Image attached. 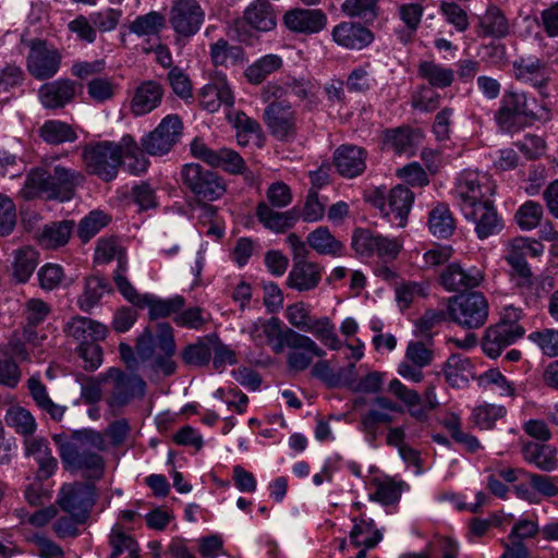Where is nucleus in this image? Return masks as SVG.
<instances>
[{
	"label": "nucleus",
	"instance_id": "680f3d73",
	"mask_svg": "<svg viewBox=\"0 0 558 558\" xmlns=\"http://www.w3.org/2000/svg\"><path fill=\"white\" fill-rule=\"evenodd\" d=\"M16 225V208L13 201L0 193V236L12 233Z\"/></svg>",
	"mask_w": 558,
	"mask_h": 558
},
{
	"label": "nucleus",
	"instance_id": "c756f323",
	"mask_svg": "<svg viewBox=\"0 0 558 558\" xmlns=\"http://www.w3.org/2000/svg\"><path fill=\"white\" fill-rule=\"evenodd\" d=\"M306 243L319 255L338 257L343 255L344 245L327 227H318L306 236Z\"/></svg>",
	"mask_w": 558,
	"mask_h": 558
},
{
	"label": "nucleus",
	"instance_id": "a19ab883",
	"mask_svg": "<svg viewBox=\"0 0 558 558\" xmlns=\"http://www.w3.org/2000/svg\"><path fill=\"white\" fill-rule=\"evenodd\" d=\"M185 301L182 296L177 295L172 299L160 300L146 294V300L141 302L140 308L148 307L149 318L151 320L168 317L183 308Z\"/></svg>",
	"mask_w": 558,
	"mask_h": 558
},
{
	"label": "nucleus",
	"instance_id": "473e14b6",
	"mask_svg": "<svg viewBox=\"0 0 558 558\" xmlns=\"http://www.w3.org/2000/svg\"><path fill=\"white\" fill-rule=\"evenodd\" d=\"M387 201L389 211L395 215L398 226L404 227L414 201V194L409 187L397 185L390 190Z\"/></svg>",
	"mask_w": 558,
	"mask_h": 558
},
{
	"label": "nucleus",
	"instance_id": "338daca9",
	"mask_svg": "<svg viewBox=\"0 0 558 558\" xmlns=\"http://www.w3.org/2000/svg\"><path fill=\"white\" fill-rule=\"evenodd\" d=\"M529 339L535 342L547 356H558V330L545 329L532 332Z\"/></svg>",
	"mask_w": 558,
	"mask_h": 558
},
{
	"label": "nucleus",
	"instance_id": "4d7b16f0",
	"mask_svg": "<svg viewBox=\"0 0 558 558\" xmlns=\"http://www.w3.org/2000/svg\"><path fill=\"white\" fill-rule=\"evenodd\" d=\"M76 352L83 361L82 367L87 372L96 371L102 363V349L98 341L80 342Z\"/></svg>",
	"mask_w": 558,
	"mask_h": 558
},
{
	"label": "nucleus",
	"instance_id": "f3484780",
	"mask_svg": "<svg viewBox=\"0 0 558 558\" xmlns=\"http://www.w3.org/2000/svg\"><path fill=\"white\" fill-rule=\"evenodd\" d=\"M404 409L386 396H377L372 401V408L361 417L365 432L375 435L379 424H391L395 421L392 413L402 414Z\"/></svg>",
	"mask_w": 558,
	"mask_h": 558
},
{
	"label": "nucleus",
	"instance_id": "49530a36",
	"mask_svg": "<svg viewBox=\"0 0 558 558\" xmlns=\"http://www.w3.org/2000/svg\"><path fill=\"white\" fill-rule=\"evenodd\" d=\"M70 239V221L52 222L44 227L38 235V242L47 248L65 245Z\"/></svg>",
	"mask_w": 558,
	"mask_h": 558
},
{
	"label": "nucleus",
	"instance_id": "20e7f679",
	"mask_svg": "<svg viewBox=\"0 0 558 558\" xmlns=\"http://www.w3.org/2000/svg\"><path fill=\"white\" fill-rule=\"evenodd\" d=\"M181 180L199 202H214L226 193L223 179L199 163L184 165L181 170Z\"/></svg>",
	"mask_w": 558,
	"mask_h": 558
},
{
	"label": "nucleus",
	"instance_id": "052dcab7",
	"mask_svg": "<svg viewBox=\"0 0 558 558\" xmlns=\"http://www.w3.org/2000/svg\"><path fill=\"white\" fill-rule=\"evenodd\" d=\"M506 259L511 265L514 274L519 278L517 284L521 288H530L533 283V275L520 251L511 248Z\"/></svg>",
	"mask_w": 558,
	"mask_h": 558
},
{
	"label": "nucleus",
	"instance_id": "6e6552de",
	"mask_svg": "<svg viewBox=\"0 0 558 558\" xmlns=\"http://www.w3.org/2000/svg\"><path fill=\"white\" fill-rule=\"evenodd\" d=\"M264 120L272 136L282 142L296 136V113L284 100L272 101L264 111Z\"/></svg>",
	"mask_w": 558,
	"mask_h": 558
},
{
	"label": "nucleus",
	"instance_id": "0eeeda50",
	"mask_svg": "<svg viewBox=\"0 0 558 558\" xmlns=\"http://www.w3.org/2000/svg\"><path fill=\"white\" fill-rule=\"evenodd\" d=\"M182 129L183 124L179 116L169 114L142 140V147L153 156L166 155L178 143Z\"/></svg>",
	"mask_w": 558,
	"mask_h": 558
},
{
	"label": "nucleus",
	"instance_id": "f704fd0d",
	"mask_svg": "<svg viewBox=\"0 0 558 558\" xmlns=\"http://www.w3.org/2000/svg\"><path fill=\"white\" fill-rule=\"evenodd\" d=\"M471 371L470 360L460 354H451L444 366L446 381L453 388L466 386Z\"/></svg>",
	"mask_w": 558,
	"mask_h": 558
},
{
	"label": "nucleus",
	"instance_id": "6e6d98bb",
	"mask_svg": "<svg viewBox=\"0 0 558 558\" xmlns=\"http://www.w3.org/2000/svg\"><path fill=\"white\" fill-rule=\"evenodd\" d=\"M39 136L48 144L59 145L70 140V125L62 121H46L38 130Z\"/></svg>",
	"mask_w": 558,
	"mask_h": 558
},
{
	"label": "nucleus",
	"instance_id": "a211bd4d",
	"mask_svg": "<svg viewBox=\"0 0 558 558\" xmlns=\"http://www.w3.org/2000/svg\"><path fill=\"white\" fill-rule=\"evenodd\" d=\"M284 25L294 33L316 34L327 25V15L319 9H292L283 16Z\"/></svg>",
	"mask_w": 558,
	"mask_h": 558
},
{
	"label": "nucleus",
	"instance_id": "6ab92c4d",
	"mask_svg": "<svg viewBox=\"0 0 558 558\" xmlns=\"http://www.w3.org/2000/svg\"><path fill=\"white\" fill-rule=\"evenodd\" d=\"M293 339V344H287L290 349L287 356V364L290 369L295 372L305 371L313 362L314 356L324 357L325 351L308 336L298 332Z\"/></svg>",
	"mask_w": 558,
	"mask_h": 558
},
{
	"label": "nucleus",
	"instance_id": "5fc2aeb1",
	"mask_svg": "<svg viewBox=\"0 0 558 558\" xmlns=\"http://www.w3.org/2000/svg\"><path fill=\"white\" fill-rule=\"evenodd\" d=\"M506 409L501 405L485 404L475 408L472 412V422L481 429H490L495 422L506 415Z\"/></svg>",
	"mask_w": 558,
	"mask_h": 558
},
{
	"label": "nucleus",
	"instance_id": "dca6fc26",
	"mask_svg": "<svg viewBox=\"0 0 558 558\" xmlns=\"http://www.w3.org/2000/svg\"><path fill=\"white\" fill-rule=\"evenodd\" d=\"M404 409L386 396H377L372 401V408L361 417L365 432L375 435L379 424H391L395 421L392 413L402 414Z\"/></svg>",
	"mask_w": 558,
	"mask_h": 558
},
{
	"label": "nucleus",
	"instance_id": "ddd939ff",
	"mask_svg": "<svg viewBox=\"0 0 558 558\" xmlns=\"http://www.w3.org/2000/svg\"><path fill=\"white\" fill-rule=\"evenodd\" d=\"M462 213L468 220L475 223V232L481 240L501 230L500 219L488 199L477 205H462Z\"/></svg>",
	"mask_w": 558,
	"mask_h": 558
},
{
	"label": "nucleus",
	"instance_id": "a18cd8bd",
	"mask_svg": "<svg viewBox=\"0 0 558 558\" xmlns=\"http://www.w3.org/2000/svg\"><path fill=\"white\" fill-rule=\"evenodd\" d=\"M5 422L13 427L17 434L28 438L34 436L37 423L33 414L22 407H11L5 414Z\"/></svg>",
	"mask_w": 558,
	"mask_h": 558
},
{
	"label": "nucleus",
	"instance_id": "aec40b11",
	"mask_svg": "<svg viewBox=\"0 0 558 558\" xmlns=\"http://www.w3.org/2000/svg\"><path fill=\"white\" fill-rule=\"evenodd\" d=\"M24 454L33 458L38 464L37 477L49 478L56 471L58 461L52 456L49 442L44 437L32 436L23 440Z\"/></svg>",
	"mask_w": 558,
	"mask_h": 558
},
{
	"label": "nucleus",
	"instance_id": "c03bdc74",
	"mask_svg": "<svg viewBox=\"0 0 558 558\" xmlns=\"http://www.w3.org/2000/svg\"><path fill=\"white\" fill-rule=\"evenodd\" d=\"M418 74L429 85L437 88L450 86L454 78V72L433 61H423L418 65Z\"/></svg>",
	"mask_w": 558,
	"mask_h": 558
},
{
	"label": "nucleus",
	"instance_id": "3c124183",
	"mask_svg": "<svg viewBox=\"0 0 558 558\" xmlns=\"http://www.w3.org/2000/svg\"><path fill=\"white\" fill-rule=\"evenodd\" d=\"M282 65V60L277 54H267L246 69L245 76L253 84L262 83L269 74Z\"/></svg>",
	"mask_w": 558,
	"mask_h": 558
},
{
	"label": "nucleus",
	"instance_id": "72a5a7b5",
	"mask_svg": "<svg viewBox=\"0 0 558 558\" xmlns=\"http://www.w3.org/2000/svg\"><path fill=\"white\" fill-rule=\"evenodd\" d=\"M38 252L32 246H23L13 252V276L24 283L28 281L38 265Z\"/></svg>",
	"mask_w": 558,
	"mask_h": 558
},
{
	"label": "nucleus",
	"instance_id": "f257e3e1",
	"mask_svg": "<svg viewBox=\"0 0 558 558\" xmlns=\"http://www.w3.org/2000/svg\"><path fill=\"white\" fill-rule=\"evenodd\" d=\"M72 472L88 480L72 485V525L85 524L97 499L96 487L92 481L104 476L105 460L96 452L76 448L72 450Z\"/></svg>",
	"mask_w": 558,
	"mask_h": 558
},
{
	"label": "nucleus",
	"instance_id": "f03ea898",
	"mask_svg": "<svg viewBox=\"0 0 558 558\" xmlns=\"http://www.w3.org/2000/svg\"><path fill=\"white\" fill-rule=\"evenodd\" d=\"M19 196L25 201L46 198L64 202L70 199V170L57 165L50 173L41 168L32 169L25 179Z\"/></svg>",
	"mask_w": 558,
	"mask_h": 558
},
{
	"label": "nucleus",
	"instance_id": "393cba45",
	"mask_svg": "<svg viewBox=\"0 0 558 558\" xmlns=\"http://www.w3.org/2000/svg\"><path fill=\"white\" fill-rule=\"evenodd\" d=\"M388 392L404 404L410 416L414 420L421 423L429 420V410L422 403V397L416 390L408 388L399 379L395 378L389 381Z\"/></svg>",
	"mask_w": 558,
	"mask_h": 558
},
{
	"label": "nucleus",
	"instance_id": "7ed1b4c3",
	"mask_svg": "<svg viewBox=\"0 0 558 558\" xmlns=\"http://www.w3.org/2000/svg\"><path fill=\"white\" fill-rule=\"evenodd\" d=\"M489 305L483 293L474 291L448 299L449 320L462 328L477 329L488 318Z\"/></svg>",
	"mask_w": 558,
	"mask_h": 558
},
{
	"label": "nucleus",
	"instance_id": "e2e57ef3",
	"mask_svg": "<svg viewBox=\"0 0 558 558\" xmlns=\"http://www.w3.org/2000/svg\"><path fill=\"white\" fill-rule=\"evenodd\" d=\"M168 81L173 93L178 97L185 101L193 98L192 83L183 70L178 66H173L168 73Z\"/></svg>",
	"mask_w": 558,
	"mask_h": 558
},
{
	"label": "nucleus",
	"instance_id": "79ce46f5",
	"mask_svg": "<svg viewBox=\"0 0 558 558\" xmlns=\"http://www.w3.org/2000/svg\"><path fill=\"white\" fill-rule=\"evenodd\" d=\"M110 291L111 289L104 278L92 276L86 279L85 289L77 300V305L82 311L89 312L98 304L104 294Z\"/></svg>",
	"mask_w": 558,
	"mask_h": 558
},
{
	"label": "nucleus",
	"instance_id": "1a4fd4ad",
	"mask_svg": "<svg viewBox=\"0 0 558 558\" xmlns=\"http://www.w3.org/2000/svg\"><path fill=\"white\" fill-rule=\"evenodd\" d=\"M102 380L112 379L114 385L109 398L111 407H124L135 397L145 395L146 384L136 374H125L121 369L111 367L104 375Z\"/></svg>",
	"mask_w": 558,
	"mask_h": 558
},
{
	"label": "nucleus",
	"instance_id": "69168bd1",
	"mask_svg": "<svg viewBox=\"0 0 558 558\" xmlns=\"http://www.w3.org/2000/svg\"><path fill=\"white\" fill-rule=\"evenodd\" d=\"M123 251L124 248L119 244L117 238H101L96 245L94 262L97 264H107Z\"/></svg>",
	"mask_w": 558,
	"mask_h": 558
},
{
	"label": "nucleus",
	"instance_id": "2f4dec72",
	"mask_svg": "<svg viewBox=\"0 0 558 558\" xmlns=\"http://www.w3.org/2000/svg\"><path fill=\"white\" fill-rule=\"evenodd\" d=\"M352 522L354 525L349 536L352 545L355 547L374 548L381 541V532L375 529L372 519L360 517L353 518Z\"/></svg>",
	"mask_w": 558,
	"mask_h": 558
},
{
	"label": "nucleus",
	"instance_id": "774afa93",
	"mask_svg": "<svg viewBox=\"0 0 558 558\" xmlns=\"http://www.w3.org/2000/svg\"><path fill=\"white\" fill-rule=\"evenodd\" d=\"M378 234H374L368 229H356L352 235V247L362 256H369L374 254Z\"/></svg>",
	"mask_w": 558,
	"mask_h": 558
},
{
	"label": "nucleus",
	"instance_id": "58836bf2",
	"mask_svg": "<svg viewBox=\"0 0 558 558\" xmlns=\"http://www.w3.org/2000/svg\"><path fill=\"white\" fill-rule=\"evenodd\" d=\"M429 231L438 239H448L452 235L456 223L454 219L445 204H438L432 209L428 217Z\"/></svg>",
	"mask_w": 558,
	"mask_h": 558
},
{
	"label": "nucleus",
	"instance_id": "39448f33",
	"mask_svg": "<svg viewBox=\"0 0 558 558\" xmlns=\"http://www.w3.org/2000/svg\"><path fill=\"white\" fill-rule=\"evenodd\" d=\"M82 158L90 173L111 181L122 165V140L119 143L105 141L85 148Z\"/></svg>",
	"mask_w": 558,
	"mask_h": 558
},
{
	"label": "nucleus",
	"instance_id": "e433bc0d",
	"mask_svg": "<svg viewBox=\"0 0 558 558\" xmlns=\"http://www.w3.org/2000/svg\"><path fill=\"white\" fill-rule=\"evenodd\" d=\"M215 336L198 339L197 342L186 345L181 352L182 361L190 366H205L213 355Z\"/></svg>",
	"mask_w": 558,
	"mask_h": 558
},
{
	"label": "nucleus",
	"instance_id": "cd10ccee",
	"mask_svg": "<svg viewBox=\"0 0 558 558\" xmlns=\"http://www.w3.org/2000/svg\"><path fill=\"white\" fill-rule=\"evenodd\" d=\"M199 104L203 109L215 112L221 105L230 108L234 104L232 92L223 78L205 85L199 92Z\"/></svg>",
	"mask_w": 558,
	"mask_h": 558
},
{
	"label": "nucleus",
	"instance_id": "603ef678",
	"mask_svg": "<svg viewBox=\"0 0 558 558\" xmlns=\"http://www.w3.org/2000/svg\"><path fill=\"white\" fill-rule=\"evenodd\" d=\"M165 26V17L162 14L156 11H151L147 14L137 16L130 24V32L137 36H148L159 33Z\"/></svg>",
	"mask_w": 558,
	"mask_h": 558
},
{
	"label": "nucleus",
	"instance_id": "f8f14e48",
	"mask_svg": "<svg viewBox=\"0 0 558 558\" xmlns=\"http://www.w3.org/2000/svg\"><path fill=\"white\" fill-rule=\"evenodd\" d=\"M59 52L47 46L45 41H34L27 56V70L37 80L52 77L59 69Z\"/></svg>",
	"mask_w": 558,
	"mask_h": 558
},
{
	"label": "nucleus",
	"instance_id": "a878e982",
	"mask_svg": "<svg viewBox=\"0 0 558 558\" xmlns=\"http://www.w3.org/2000/svg\"><path fill=\"white\" fill-rule=\"evenodd\" d=\"M244 22L257 32H270L277 25V12L269 0H255L244 11Z\"/></svg>",
	"mask_w": 558,
	"mask_h": 558
},
{
	"label": "nucleus",
	"instance_id": "c9c22d12",
	"mask_svg": "<svg viewBox=\"0 0 558 558\" xmlns=\"http://www.w3.org/2000/svg\"><path fill=\"white\" fill-rule=\"evenodd\" d=\"M515 77L524 83H530L534 87L542 88L547 83L545 76V63L539 59H523L513 63Z\"/></svg>",
	"mask_w": 558,
	"mask_h": 558
},
{
	"label": "nucleus",
	"instance_id": "8fccbe9b",
	"mask_svg": "<svg viewBox=\"0 0 558 558\" xmlns=\"http://www.w3.org/2000/svg\"><path fill=\"white\" fill-rule=\"evenodd\" d=\"M480 25L486 36L502 38L509 32L508 21L501 11L490 5L480 20Z\"/></svg>",
	"mask_w": 558,
	"mask_h": 558
},
{
	"label": "nucleus",
	"instance_id": "4be33fe9",
	"mask_svg": "<svg viewBox=\"0 0 558 558\" xmlns=\"http://www.w3.org/2000/svg\"><path fill=\"white\" fill-rule=\"evenodd\" d=\"M324 267L315 262H294L287 278V286L299 292L312 291L322 280Z\"/></svg>",
	"mask_w": 558,
	"mask_h": 558
},
{
	"label": "nucleus",
	"instance_id": "9d476101",
	"mask_svg": "<svg viewBox=\"0 0 558 558\" xmlns=\"http://www.w3.org/2000/svg\"><path fill=\"white\" fill-rule=\"evenodd\" d=\"M527 99L524 93L506 92L495 120L501 131L514 132L521 128L522 117L529 116Z\"/></svg>",
	"mask_w": 558,
	"mask_h": 558
},
{
	"label": "nucleus",
	"instance_id": "864d4df0",
	"mask_svg": "<svg viewBox=\"0 0 558 558\" xmlns=\"http://www.w3.org/2000/svg\"><path fill=\"white\" fill-rule=\"evenodd\" d=\"M377 2L378 0H345L341 10L349 16L372 22L377 16Z\"/></svg>",
	"mask_w": 558,
	"mask_h": 558
},
{
	"label": "nucleus",
	"instance_id": "37998d69",
	"mask_svg": "<svg viewBox=\"0 0 558 558\" xmlns=\"http://www.w3.org/2000/svg\"><path fill=\"white\" fill-rule=\"evenodd\" d=\"M107 335V328L102 324L86 317H72V336L83 341L104 340Z\"/></svg>",
	"mask_w": 558,
	"mask_h": 558
},
{
	"label": "nucleus",
	"instance_id": "4468645a",
	"mask_svg": "<svg viewBox=\"0 0 558 558\" xmlns=\"http://www.w3.org/2000/svg\"><path fill=\"white\" fill-rule=\"evenodd\" d=\"M263 336L272 345L275 353H281L287 344H293V339L299 338L298 332L291 328H281L277 317H271L263 323L254 324L251 328V337L256 343H262Z\"/></svg>",
	"mask_w": 558,
	"mask_h": 558
},
{
	"label": "nucleus",
	"instance_id": "c85d7f7f",
	"mask_svg": "<svg viewBox=\"0 0 558 558\" xmlns=\"http://www.w3.org/2000/svg\"><path fill=\"white\" fill-rule=\"evenodd\" d=\"M256 217L266 229L276 233H283L291 229L299 219V215L294 209L279 213L264 202L257 205Z\"/></svg>",
	"mask_w": 558,
	"mask_h": 558
},
{
	"label": "nucleus",
	"instance_id": "412c9836",
	"mask_svg": "<svg viewBox=\"0 0 558 558\" xmlns=\"http://www.w3.org/2000/svg\"><path fill=\"white\" fill-rule=\"evenodd\" d=\"M484 276L476 268L464 269L458 263L449 264L440 276V283L447 291L461 292L476 288Z\"/></svg>",
	"mask_w": 558,
	"mask_h": 558
},
{
	"label": "nucleus",
	"instance_id": "5701e85b",
	"mask_svg": "<svg viewBox=\"0 0 558 558\" xmlns=\"http://www.w3.org/2000/svg\"><path fill=\"white\" fill-rule=\"evenodd\" d=\"M165 89L156 81L142 82L134 92L130 109L134 116H144L155 110L162 100Z\"/></svg>",
	"mask_w": 558,
	"mask_h": 558
},
{
	"label": "nucleus",
	"instance_id": "13d9d810",
	"mask_svg": "<svg viewBox=\"0 0 558 558\" xmlns=\"http://www.w3.org/2000/svg\"><path fill=\"white\" fill-rule=\"evenodd\" d=\"M543 217V207L536 202L529 201L518 209L515 214L517 223L521 229L532 230L536 228Z\"/></svg>",
	"mask_w": 558,
	"mask_h": 558
},
{
	"label": "nucleus",
	"instance_id": "09e8293b",
	"mask_svg": "<svg viewBox=\"0 0 558 558\" xmlns=\"http://www.w3.org/2000/svg\"><path fill=\"white\" fill-rule=\"evenodd\" d=\"M143 150L131 135L122 137V158L129 159L126 167L131 173L140 174L148 169L149 161L144 156Z\"/></svg>",
	"mask_w": 558,
	"mask_h": 558
},
{
	"label": "nucleus",
	"instance_id": "ea45409f",
	"mask_svg": "<svg viewBox=\"0 0 558 558\" xmlns=\"http://www.w3.org/2000/svg\"><path fill=\"white\" fill-rule=\"evenodd\" d=\"M39 97L46 108L63 107L70 100V82L60 80L47 83L40 87Z\"/></svg>",
	"mask_w": 558,
	"mask_h": 558
},
{
	"label": "nucleus",
	"instance_id": "0e129e2a",
	"mask_svg": "<svg viewBox=\"0 0 558 558\" xmlns=\"http://www.w3.org/2000/svg\"><path fill=\"white\" fill-rule=\"evenodd\" d=\"M122 17V11L120 9L108 8L106 10L95 12L90 14V21L101 33L111 32L117 28Z\"/></svg>",
	"mask_w": 558,
	"mask_h": 558
},
{
	"label": "nucleus",
	"instance_id": "4c0bfd02",
	"mask_svg": "<svg viewBox=\"0 0 558 558\" xmlns=\"http://www.w3.org/2000/svg\"><path fill=\"white\" fill-rule=\"evenodd\" d=\"M58 509L70 513V484L64 483L61 486L54 505L35 511L28 521L34 526H44L58 514Z\"/></svg>",
	"mask_w": 558,
	"mask_h": 558
},
{
	"label": "nucleus",
	"instance_id": "423d86ee",
	"mask_svg": "<svg viewBox=\"0 0 558 558\" xmlns=\"http://www.w3.org/2000/svg\"><path fill=\"white\" fill-rule=\"evenodd\" d=\"M206 13L196 0H174L169 22L179 37L191 38L205 22Z\"/></svg>",
	"mask_w": 558,
	"mask_h": 558
},
{
	"label": "nucleus",
	"instance_id": "bb28decb",
	"mask_svg": "<svg viewBox=\"0 0 558 558\" xmlns=\"http://www.w3.org/2000/svg\"><path fill=\"white\" fill-rule=\"evenodd\" d=\"M366 153L357 146H341L333 157L339 173L347 178H354L365 170Z\"/></svg>",
	"mask_w": 558,
	"mask_h": 558
},
{
	"label": "nucleus",
	"instance_id": "9b49d317",
	"mask_svg": "<svg viewBox=\"0 0 558 558\" xmlns=\"http://www.w3.org/2000/svg\"><path fill=\"white\" fill-rule=\"evenodd\" d=\"M494 184L485 173L476 171H463L458 180L457 194L461 199V206L466 204L477 205L487 201L494 193Z\"/></svg>",
	"mask_w": 558,
	"mask_h": 558
},
{
	"label": "nucleus",
	"instance_id": "bf43d9fd",
	"mask_svg": "<svg viewBox=\"0 0 558 558\" xmlns=\"http://www.w3.org/2000/svg\"><path fill=\"white\" fill-rule=\"evenodd\" d=\"M108 217L100 211H92L88 216L81 220L77 234L83 242L89 241L95 236L101 228L107 226Z\"/></svg>",
	"mask_w": 558,
	"mask_h": 558
},
{
	"label": "nucleus",
	"instance_id": "de8ad7c7",
	"mask_svg": "<svg viewBox=\"0 0 558 558\" xmlns=\"http://www.w3.org/2000/svg\"><path fill=\"white\" fill-rule=\"evenodd\" d=\"M305 332L313 333L324 345L339 350L341 341L337 336L335 325L328 317L313 318Z\"/></svg>",
	"mask_w": 558,
	"mask_h": 558
},
{
	"label": "nucleus",
	"instance_id": "b1692460",
	"mask_svg": "<svg viewBox=\"0 0 558 558\" xmlns=\"http://www.w3.org/2000/svg\"><path fill=\"white\" fill-rule=\"evenodd\" d=\"M332 39L347 49L361 50L368 46L373 39V33L359 23L342 22L333 27Z\"/></svg>",
	"mask_w": 558,
	"mask_h": 558
},
{
	"label": "nucleus",
	"instance_id": "7c9ffc66",
	"mask_svg": "<svg viewBox=\"0 0 558 558\" xmlns=\"http://www.w3.org/2000/svg\"><path fill=\"white\" fill-rule=\"evenodd\" d=\"M522 456L542 471L550 472L557 468V450L549 445L530 441L522 447Z\"/></svg>",
	"mask_w": 558,
	"mask_h": 558
},
{
	"label": "nucleus",
	"instance_id": "2eb2a0df",
	"mask_svg": "<svg viewBox=\"0 0 558 558\" xmlns=\"http://www.w3.org/2000/svg\"><path fill=\"white\" fill-rule=\"evenodd\" d=\"M524 332L525 330L523 327H515L511 329V327H507L504 324L489 326L483 337V351L487 356L496 359L501 354L505 348L522 338Z\"/></svg>",
	"mask_w": 558,
	"mask_h": 558
}]
</instances>
